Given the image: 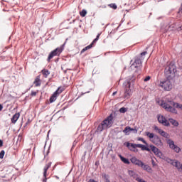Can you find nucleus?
Segmentation results:
<instances>
[{
	"label": "nucleus",
	"mask_w": 182,
	"mask_h": 182,
	"mask_svg": "<svg viewBox=\"0 0 182 182\" xmlns=\"http://www.w3.org/2000/svg\"><path fill=\"white\" fill-rule=\"evenodd\" d=\"M114 120L113 114H111L98 125L97 132H103L104 129L112 127V126H113Z\"/></svg>",
	"instance_id": "f257e3e1"
},
{
	"label": "nucleus",
	"mask_w": 182,
	"mask_h": 182,
	"mask_svg": "<svg viewBox=\"0 0 182 182\" xmlns=\"http://www.w3.org/2000/svg\"><path fill=\"white\" fill-rule=\"evenodd\" d=\"M134 82V77L132 76V78H128L124 83L123 85L124 86V99H130L132 97V89L130 88L132 86V83Z\"/></svg>",
	"instance_id": "f03ea898"
},
{
	"label": "nucleus",
	"mask_w": 182,
	"mask_h": 182,
	"mask_svg": "<svg viewBox=\"0 0 182 182\" xmlns=\"http://www.w3.org/2000/svg\"><path fill=\"white\" fill-rule=\"evenodd\" d=\"M130 161L132 164L141 167V168H143L147 173H153V169L150 166L144 164L141 160L137 159L136 156L132 157Z\"/></svg>",
	"instance_id": "7ed1b4c3"
},
{
	"label": "nucleus",
	"mask_w": 182,
	"mask_h": 182,
	"mask_svg": "<svg viewBox=\"0 0 182 182\" xmlns=\"http://www.w3.org/2000/svg\"><path fill=\"white\" fill-rule=\"evenodd\" d=\"M145 134L147 136V137H149L151 141L155 144V146H157L158 147H162L163 141L158 135H154V134L150 133L149 132H145Z\"/></svg>",
	"instance_id": "20e7f679"
},
{
	"label": "nucleus",
	"mask_w": 182,
	"mask_h": 182,
	"mask_svg": "<svg viewBox=\"0 0 182 182\" xmlns=\"http://www.w3.org/2000/svg\"><path fill=\"white\" fill-rule=\"evenodd\" d=\"M164 72L167 77H171V76H174L177 72V67L176 66V64L171 63L168 66L166 67Z\"/></svg>",
	"instance_id": "39448f33"
},
{
	"label": "nucleus",
	"mask_w": 182,
	"mask_h": 182,
	"mask_svg": "<svg viewBox=\"0 0 182 182\" xmlns=\"http://www.w3.org/2000/svg\"><path fill=\"white\" fill-rule=\"evenodd\" d=\"M63 49H65V43L61 45L60 47H58L53 51H51L48 55V57L47 59L48 62H50V59H53L55 56H60V53L63 52Z\"/></svg>",
	"instance_id": "423d86ee"
},
{
	"label": "nucleus",
	"mask_w": 182,
	"mask_h": 182,
	"mask_svg": "<svg viewBox=\"0 0 182 182\" xmlns=\"http://www.w3.org/2000/svg\"><path fill=\"white\" fill-rule=\"evenodd\" d=\"M159 86L164 89V90L170 91L173 88V85L168 79L160 81Z\"/></svg>",
	"instance_id": "0eeeda50"
},
{
	"label": "nucleus",
	"mask_w": 182,
	"mask_h": 182,
	"mask_svg": "<svg viewBox=\"0 0 182 182\" xmlns=\"http://www.w3.org/2000/svg\"><path fill=\"white\" fill-rule=\"evenodd\" d=\"M169 101H168V102H164V101L162 102L161 103V107L165 109V110H166V112H170L171 113H173V114H177V113H178V112L177 111V109H176V107H173L171 105H170L168 103Z\"/></svg>",
	"instance_id": "6e6552de"
},
{
	"label": "nucleus",
	"mask_w": 182,
	"mask_h": 182,
	"mask_svg": "<svg viewBox=\"0 0 182 182\" xmlns=\"http://www.w3.org/2000/svg\"><path fill=\"white\" fill-rule=\"evenodd\" d=\"M167 144L169 146V149H171V150H173L175 153H180L181 151V149L178 147V146L174 144V141L171 139H167L166 141Z\"/></svg>",
	"instance_id": "1a4fd4ad"
},
{
	"label": "nucleus",
	"mask_w": 182,
	"mask_h": 182,
	"mask_svg": "<svg viewBox=\"0 0 182 182\" xmlns=\"http://www.w3.org/2000/svg\"><path fill=\"white\" fill-rule=\"evenodd\" d=\"M63 90L60 89V87L57 89L56 91L53 92L52 96L50 97V103H53V102H56V99H58V96L62 93Z\"/></svg>",
	"instance_id": "9d476101"
},
{
	"label": "nucleus",
	"mask_w": 182,
	"mask_h": 182,
	"mask_svg": "<svg viewBox=\"0 0 182 182\" xmlns=\"http://www.w3.org/2000/svg\"><path fill=\"white\" fill-rule=\"evenodd\" d=\"M158 122L163 124V126H170V122L166 119V117L163 115H158Z\"/></svg>",
	"instance_id": "9b49d317"
},
{
	"label": "nucleus",
	"mask_w": 182,
	"mask_h": 182,
	"mask_svg": "<svg viewBox=\"0 0 182 182\" xmlns=\"http://www.w3.org/2000/svg\"><path fill=\"white\" fill-rule=\"evenodd\" d=\"M150 148L151 151H153V153L154 154V155L157 156V157H159L160 159V156H162L163 152H161L160 149H159V148L154 146V145H150Z\"/></svg>",
	"instance_id": "f8f14e48"
},
{
	"label": "nucleus",
	"mask_w": 182,
	"mask_h": 182,
	"mask_svg": "<svg viewBox=\"0 0 182 182\" xmlns=\"http://www.w3.org/2000/svg\"><path fill=\"white\" fill-rule=\"evenodd\" d=\"M141 66V60L140 58H136L134 63L131 65L132 69H139Z\"/></svg>",
	"instance_id": "ddd939ff"
},
{
	"label": "nucleus",
	"mask_w": 182,
	"mask_h": 182,
	"mask_svg": "<svg viewBox=\"0 0 182 182\" xmlns=\"http://www.w3.org/2000/svg\"><path fill=\"white\" fill-rule=\"evenodd\" d=\"M52 166V162H49L44 166V172H43V177L45 178L43 180V182H46V173H48V170L50 168V166Z\"/></svg>",
	"instance_id": "4468645a"
},
{
	"label": "nucleus",
	"mask_w": 182,
	"mask_h": 182,
	"mask_svg": "<svg viewBox=\"0 0 182 182\" xmlns=\"http://www.w3.org/2000/svg\"><path fill=\"white\" fill-rule=\"evenodd\" d=\"M141 146H143V144H130L129 142H127V147H128V149H129L130 150L136 148L141 149Z\"/></svg>",
	"instance_id": "2eb2a0df"
},
{
	"label": "nucleus",
	"mask_w": 182,
	"mask_h": 182,
	"mask_svg": "<svg viewBox=\"0 0 182 182\" xmlns=\"http://www.w3.org/2000/svg\"><path fill=\"white\" fill-rule=\"evenodd\" d=\"M159 159L164 160V161H166V163H168L169 164H171L172 166H173V163L176 161V159L173 160L168 157L165 156L164 154H162V156H161Z\"/></svg>",
	"instance_id": "dca6fc26"
},
{
	"label": "nucleus",
	"mask_w": 182,
	"mask_h": 182,
	"mask_svg": "<svg viewBox=\"0 0 182 182\" xmlns=\"http://www.w3.org/2000/svg\"><path fill=\"white\" fill-rule=\"evenodd\" d=\"M172 166H173V167H176L177 168L178 171L181 173V171H182V164L180 163V161H178V160H175V161L173 162V164H172Z\"/></svg>",
	"instance_id": "f3484780"
},
{
	"label": "nucleus",
	"mask_w": 182,
	"mask_h": 182,
	"mask_svg": "<svg viewBox=\"0 0 182 182\" xmlns=\"http://www.w3.org/2000/svg\"><path fill=\"white\" fill-rule=\"evenodd\" d=\"M168 103L176 109H181V110H182L181 104H178V102H174L173 101H171V100L168 101Z\"/></svg>",
	"instance_id": "a211bd4d"
},
{
	"label": "nucleus",
	"mask_w": 182,
	"mask_h": 182,
	"mask_svg": "<svg viewBox=\"0 0 182 182\" xmlns=\"http://www.w3.org/2000/svg\"><path fill=\"white\" fill-rule=\"evenodd\" d=\"M132 132V127H126L123 130V133H124L125 136H129L130 132Z\"/></svg>",
	"instance_id": "6ab92c4d"
},
{
	"label": "nucleus",
	"mask_w": 182,
	"mask_h": 182,
	"mask_svg": "<svg viewBox=\"0 0 182 182\" xmlns=\"http://www.w3.org/2000/svg\"><path fill=\"white\" fill-rule=\"evenodd\" d=\"M19 116H21V114L16 113L11 118V122L15 123L16 122H18V119H19Z\"/></svg>",
	"instance_id": "aec40b11"
},
{
	"label": "nucleus",
	"mask_w": 182,
	"mask_h": 182,
	"mask_svg": "<svg viewBox=\"0 0 182 182\" xmlns=\"http://www.w3.org/2000/svg\"><path fill=\"white\" fill-rule=\"evenodd\" d=\"M168 122L170 123H171V124L173 126H175V127H178V122H177V120L174 119H172V118H170L168 119Z\"/></svg>",
	"instance_id": "412c9836"
},
{
	"label": "nucleus",
	"mask_w": 182,
	"mask_h": 182,
	"mask_svg": "<svg viewBox=\"0 0 182 182\" xmlns=\"http://www.w3.org/2000/svg\"><path fill=\"white\" fill-rule=\"evenodd\" d=\"M33 84L35 85V86L36 87L41 86V79L39 78V76L36 77V78L35 79L34 82H33Z\"/></svg>",
	"instance_id": "4be33fe9"
},
{
	"label": "nucleus",
	"mask_w": 182,
	"mask_h": 182,
	"mask_svg": "<svg viewBox=\"0 0 182 182\" xmlns=\"http://www.w3.org/2000/svg\"><path fill=\"white\" fill-rule=\"evenodd\" d=\"M128 173L130 177H132L133 178H137L138 175L136 173V172H134V171L129 170L128 171Z\"/></svg>",
	"instance_id": "5701e85b"
},
{
	"label": "nucleus",
	"mask_w": 182,
	"mask_h": 182,
	"mask_svg": "<svg viewBox=\"0 0 182 182\" xmlns=\"http://www.w3.org/2000/svg\"><path fill=\"white\" fill-rule=\"evenodd\" d=\"M119 158L121 159V161L124 163V164H130V161L127 158H124L122 155H119Z\"/></svg>",
	"instance_id": "b1692460"
},
{
	"label": "nucleus",
	"mask_w": 182,
	"mask_h": 182,
	"mask_svg": "<svg viewBox=\"0 0 182 182\" xmlns=\"http://www.w3.org/2000/svg\"><path fill=\"white\" fill-rule=\"evenodd\" d=\"M41 73H43L44 77H48V75H50V72L46 69L42 70Z\"/></svg>",
	"instance_id": "393cba45"
},
{
	"label": "nucleus",
	"mask_w": 182,
	"mask_h": 182,
	"mask_svg": "<svg viewBox=\"0 0 182 182\" xmlns=\"http://www.w3.org/2000/svg\"><path fill=\"white\" fill-rule=\"evenodd\" d=\"M161 136H162V137H165V139H170V134L164 131L161 132Z\"/></svg>",
	"instance_id": "a878e982"
},
{
	"label": "nucleus",
	"mask_w": 182,
	"mask_h": 182,
	"mask_svg": "<svg viewBox=\"0 0 182 182\" xmlns=\"http://www.w3.org/2000/svg\"><path fill=\"white\" fill-rule=\"evenodd\" d=\"M154 129L155 132H158V133L159 134H161V133L164 132L163 129H159V127H157V126H155Z\"/></svg>",
	"instance_id": "bb28decb"
},
{
	"label": "nucleus",
	"mask_w": 182,
	"mask_h": 182,
	"mask_svg": "<svg viewBox=\"0 0 182 182\" xmlns=\"http://www.w3.org/2000/svg\"><path fill=\"white\" fill-rule=\"evenodd\" d=\"M86 14H87V11H86V10L83 9L82 10V11L80 13V16H82V18H85V16H86Z\"/></svg>",
	"instance_id": "cd10ccee"
},
{
	"label": "nucleus",
	"mask_w": 182,
	"mask_h": 182,
	"mask_svg": "<svg viewBox=\"0 0 182 182\" xmlns=\"http://www.w3.org/2000/svg\"><path fill=\"white\" fill-rule=\"evenodd\" d=\"M108 6H109V8H112V9H117V5H116V4H110Z\"/></svg>",
	"instance_id": "c85d7f7f"
},
{
	"label": "nucleus",
	"mask_w": 182,
	"mask_h": 182,
	"mask_svg": "<svg viewBox=\"0 0 182 182\" xmlns=\"http://www.w3.org/2000/svg\"><path fill=\"white\" fill-rule=\"evenodd\" d=\"M127 112V108L126 107H121L119 109V113H126Z\"/></svg>",
	"instance_id": "c756f323"
},
{
	"label": "nucleus",
	"mask_w": 182,
	"mask_h": 182,
	"mask_svg": "<svg viewBox=\"0 0 182 182\" xmlns=\"http://www.w3.org/2000/svg\"><path fill=\"white\" fill-rule=\"evenodd\" d=\"M102 178H104L105 181L109 180V178H110V176L106 173H102Z\"/></svg>",
	"instance_id": "7c9ffc66"
},
{
	"label": "nucleus",
	"mask_w": 182,
	"mask_h": 182,
	"mask_svg": "<svg viewBox=\"0 0 182 182\" xmlns=\"http://www.w3.org/2000/svg\"><path fill=\"white\" fill-rule=\"evenodd\" d=\"M138 140H139V141H142V143H144V144H147V141H146V140H144V139L142 137L138 138Z\"/></svg>",
	"instance_id": "2f4dec72"
},
{
	"label": "nucleus",
	"mask_w": 182,
	"mask_h": 182,
	"mask_svg": "<svg viewBox=\"0 0 182 182\" xmlns=\"http://www.w3.org/2000/svg\"><path fill=\"white\" fill-rule=\"evenodd\" d=\"M131 132H132L134 134H137L138 129H136V128H131Z\"/></svg>",
	"instance_id": "473e14b6"
},
{
	"label": "nucleus",
	"mask_w": 182,
	"mask_h": 182,
	"mask_svg": "<svg viewBox=\"0 0 182 182\" xmlns=\"http://www.w3.org/2000/svg\"><path fill=\"white\" fill-rule=\"evenodd\" d=\"M4 156H5V151L2 150L0 152V159H4Z\"/></svg>",
	"instance_id": "72a5a7b5"
},
{
	"label": "nucleus",
	"mask_w": 182,
	"mask_h": 182,
	"mask_svg": "<svg viewBox=\"0 0 182 182\" xmlns=\"http://www.w3.org/2000/svg\"><path fill=\"white\" fill-rule=\"evenodd\" d=\"M92 48H93V43H91L89 46L85 47V48H87V50H89V49H92Z\"/></svg>",
	"instance_id": "f704fd0d"
},
{
	"label": "nucleus",
	"mask_w": 182,
	"mask_h": 182,
	"mask_svg": "<svg viewBox=\"0 0 182 182\" xmlns=\"http://www.w3.org/2000/svg\"><path fill=\"white\" fill-rule=\"evenodd\" d=\"M150 79H151V77H150V76H147V77H146L145 78H144V82H149V80H150Z\"/></svg>",
	"instance_id": "c9c22d12"
},
{
	"label": "nucleus",
	"mask_w": 182,
	"mask_h": 182,
	"mask_svg": "<svg viewBox=\"0 0 182 182\" xmlns=\"http://www.w3.org/2000/svg\"><path fill=\"white\" fill-rule=\"evenodd\" d=\"M151 164H152L153 167H156V166H157V164H156V162L154 161V159L151 160Z\"/></svg>",
	"instance_id": "e433bc0d"
},
{
	"label": "nucleus",
	"mask_w": 182,
	"mask_h": 182,
	"mask_svg": "<svg viewBox=\"0 0 182 182\" xmlns=\"http://www.w3.org/2000/svg\"><path fill=\"white\" fill-rule=\"evenodd\" d=\"M147 55V51H144L141 53V56H146Z\"/></svg>",
	"instance_id": "4c0bfd02"
},
{
	"label": "nucleus",
	"mask_w": 182,
	"mask_h": 182,
	"mask_svg": "<svg viewBox=\"0 0 182 182\" xmlns=\"http://www.w3.org/2000/svg\"><path fill=\"white\" fill-rule=\"evenodd\" d=\"M146 147L147 146H146L145 145L142 144V146H141V149L142 151H144V150H146Z\"/></svg>",
	"instance_id": "58836bf2"
},
{
	"label": "nucleus",
	"mask_w": 182,
	"mask_h": 182,
	"mask_svg": "<svg viewBox=\"0 0 182 182\" xmlns=\"http://www.w3.org/2000/svg\"><path fill=\"white\" fill-rule=\"evenodd\" d=\"M86 50H87V48H86V47H85V48H84L81 50V53H85V52H86Z\"/></svg>",
	"instance_id": "ea45409f"
},
{
	"label": "nucleus",
	"mask_w": 182,
	"mask_h": 182,
	"mask_svg": "<svg viewBox=\"0 0 182 182\" xmlns=\"http://www.w3.org/2000/svg\"><path fill=\"white\" fill-rule=\"evenodd\" d=\"M86 50H87V48H86V47H85V48H84L81 50V53H85V52H86Z\"/></svg>",
	"instance_id": "a19ab883"
},
{
	"label": "nucleus",
	"mask_w": 182,
	"mask_h": 182,
	"mask_svg": "<svg viewBox=\"0 0 182 182\" xmlns=\"http://www.w3.org/2000/svg\"><path fill=\"white\" fill-rule=\"evenodd\" d=\"M99 40L97 38H95L91 43H92L93 45V43H95V42H97Z\"/></svg>",
	"instance_id": "79ce46f5"
},
{
	"label": "nucleus",
	"mask_w": 182,
	"mask_h": 182,
	"mask_svg": "<svg viewBox=\"0 0 182 182\" xmlns=\"http://www.w3.org/2000/svg\"><path fill=\"white\" fill-rule=\"evenodd\" d=\"M178 32H181L182 31V26L177 28Z\"/></svg>",
	"instance_id": "37998d69"
},
{
	"label": "nucleus",
	"mask_w": 182,
	"mask_h": 182,
	"mask_svg": "<svg viewBox=\"0 0 182 182\" xmlns=\"http://www.w3.org/2000/svg\"><path fill=\"white\" fill-rule=\"evenodd\" d=\"M31 96H36V92L32 91Z\"/></svg>",
	"instance_id": "c03bdc74"
},
{
	"label": "nucleus",
	"mask_w": 182,
	"mask_h": 182,
	"mask_svg": "<svg viewBox=\"0 0 182 182\" xmlns=\"http://www.w3.org/2000/svg\"><path fill=\"white\" fill-rule=\"evenodd\" d=\"M4 146V141L0 139V147H2Z\"/></svg>",
	"instance_id": "a18cd8bd"
},
{
	"label": "nucleus",
	"mask_w": 182,
	"mask_h": 182,
	"mask_svg": "<svg viewBox=\"0 0 182 182\" xmlns=\"http://www.w3.org/2000/svg\"><path fill=\"white\" fill-rule=\"evenodd\" d=\"M76 143H77V141H74L73 144V147H75V146H76Z\"/></svg>",
	"instance_id": "49530a36"
},
{
	"label": "nucleus",
	"mask_w": 182,
	"mask_h": 182,
	"mask_svg": "<svg viewBox=\"0 0 182 182\" xmlns=\"http://www.w3.org/2000/svg\"><path fill=\"white\" fill-rule=\"evenodd\" d=\"M2 109H4V106H2V105L0 104V112L2 110Z\"/></svg>",
	"instance_id": "de8ad7c7"
},
{
	"label": "nucleus",
	"mask_w": 182,
	"mask_h": 182,
	"mask_svg": "<svg viewBox=\"0 0 182 182\" xmlns=\"http://www.w3.org/2000/svg\"><path fill=\"white\" fill-rule=\"evenodd\" d=\"M99 38H100V33H98L96 38L99 40Z\"/></svg>",
	"instance_id": "09e8293b"
},
{
	"label": "nucleus",
	"mask_w": 182,
	"mask_h": 182,
	"mask_svg": "<svg viewBox=\"0 0 182 182\" xmlns=\"http://www.w3.org/2000/svg\"><path fill=\"white\" fill-rule=\"evenodd\" d=\"M117 91L114 92L112 93V96H114L115 95H117Z\"/></svg>",
	"instance_id": "8fccbe9b"
},
{
	"label": "nucleus",
	"mask_w": 182,
	"mask_h": 182,
	"mask_svg": "<svg viewBox=\"0 0 182 182\" xmlns=\"http://www.w3.org/2000/svg\"><path fill=\"white\" fill-rule=\"evenodd\" d=\"M146 151H150V149L149 147H146V149H145Z\"/></svg>",
	"instance_id": "3c124183"
},
{
	"label": "nucleus",
	"mask_w": 182,
	"mask_h": 182,
	"mask_svg": "<svg viewBox=\"0 0 182 182\" xmlns=\"http://www.w3.org/2000/svg\"><path fill=\"white\" fill-rule=\"evenodd\" d=\"M105 182H110V179L109 178V179H106Z\"/></svg>",
	"instance_id": "603ef678"
},
{
	"label": "nucleus",
	"mask_w": 182,
	"mask_h": 182,
	"mask_svg": "<svg viewBox=\"0 0 182 182\" xmlns=\"http://www.w3.org/2000/svg\"><path fill=\"white\" fill-rule=\"evenodd\" d=\"M55 178H57V180H59V176H55Z\"/></svg>",
	"instance_id": "864d4df0"
},
{
	"label": "nucleus",
	"mask_w": 182,
	"mask_h": 182,
	"mask_svg": "<svg viewBox=\"0 0 182 182\" xmlns=\"http://www.w3.org/2000/svg\"><path fill=\"white\" fill-rule=\"evenodd\" d=\"M65 73H66V70L65 71Z\"/></svg>",
	"instance_id": "5fc2aeb1"
}]
</instances>
